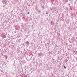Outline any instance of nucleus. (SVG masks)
Listing matches in <instances>:
<instances>
[{
    "instance_id": "f257e3e1",
    "label": "nucleus",
    "mask_w": 77,
    "mask_h": 77,
    "mask_svg": "<svg viewBox=\"0 0 77 77\" xmlns=\"http://www.w3.org/2000/svg\"><path fill=\"white\" fill-rule=\"evenodd\" d=\"M9 2L8 0H3L2 1V2L4 4H7V3H8Z\"/></svg>"
},
{
    "instance_id": "20e7f679",
    "label": "nucleus",
    "mask_w": 77,
    "mask_h": 77,
    "mask_svg": "<svg viewBox=\"0 0 77 77\" xmlns=\"http://www.w3.org/2000/svg\"><path fill=\"white\" fill-rule=\"evenodd\" d=\"M3 37L4 38H6V36L5 35H4Z\"/></svg>"
},
{
    "instance_id": "f03ea898",
    "label": "nucleus",
    "mask_w": 77,
    "mask_h": 77,
    "mask_svg": "<svg viewBox=\"0 0 77 77\" xmlns=\"http://www.w3.org/2000/svg\"><path fill=\"white\" fill-rule=\"evenodd\" d=\"M29 44V42H26V45H28Z\"/></svg>"
},
{
    "instance_id": "6e6552de",
    "label": "nucleus",
    "mask_w": 77,
    "mask_h": 77,
    "mask_svg": "<svg viewBox=\"0 0 77 77\" xmlns=\"http://www.w3.org/2000/svg\"><path fill=\"white\" fill-rule=\"evenodd\" d=\"M64 68H66V67H65V66H64Z\"/></svg>"
},
{
    "instance_id": "7ed1b4c3",
    "label": "nucleus",
    "mask_w": 77,
    "mask_h": 77,
    "mask_svg": "<svg viewBox=\"0 0 77 77\" xmlns=\"http://www.w3.org/2000/svg\"><path fill=\"white\" fill-rule=\"evenodd\" d=\"M74 53H75V55H76L77 54V51H75Z\"/></svg>"
},
{
    "instance_id": "1a4fd4ad",
    "label": "nucleus",
    "mask_w": 77,
    "mask_h": 77,
    "mask_svg": "<svg viewBox=\"0 0 77 77\" xmlns=\"http://www.w3.org/2000/svg\"><path fill=\"white\" fill-rule=\"evenodd\" d=\"M54 8L55 9V8Z\"/></svg>"
},
{
    "instance_id": "423d86ee",
    "label": "nucleus",
    "mask_w": 77,
    "mask_h": 77,
    "mask_svg": "<svg viewBox=\"0 0 77 77\" xmlns=\"http://www.w3.org/2000/svg\"><path fill=\"white\" fill-rule=\"evenodd\" d=\"M23 45L24 46V44H23Z\"/></svg>"
},
{
    "instance_id": "0eeeda50",
    "label": "nucleus",
    "mask_w": 77,
    "mask_h": 77,
    "mask_svg": "<svg viewBox=\"0 0 77 77\" xmlns=\"http://www.w3.org/2000/svg\"><path fill=\"white\" fill-rule=\"evenodd\" d=\"M29 14V12H28V13H27V14Z\"/></svg>"
},
{
    "instance_id": "39448f33",
    "label": "nucleus",
    "mask_w": 77,
    "mask_h": 77,
    "mask_svg": "<svg viewBox=\"0 0 77 77\" xmlns=\"http://www.w3.org/2000/svg\"><path fill=\"white\" fill-rule=\"evenodd\" d=\"M46 14H48V12H47L46 13Z\"/></svg>"
}]
</instances>
